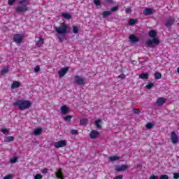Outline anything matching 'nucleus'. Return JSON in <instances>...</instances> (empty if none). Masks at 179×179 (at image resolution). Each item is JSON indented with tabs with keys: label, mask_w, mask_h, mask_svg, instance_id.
Returning a JSON list of instances; mask_svg holds the SVG:
<instances>
[{
	"label": "nucleus",
	"mask_w": 179,
	"mask_h": 179,
	"mask_svg": "<svg viewBox=\"0 0 179 179\" xmlns=\"http://www.w3.org/2000/svg\"><path fill=\"white\" fill-rule=\"evenodd\" d=\"M117 10H118V6L112 7L110 9L111 13L112 12H117Z\"/></svg>",
	"instance_id": "obj_35"
},
{
	"label": "nucleus",
	"mask_w": 179,
	"mask_h": 179,
	"mask_svg": "<svg viewBox=\"0 0 179 179\" xmlns=\"http://www.w3.org/2000/svg\"><path fill=\"white\" fill-rule=\"evenodd\" d=\"M67 30L68 26L65 23H62L59 27H56V31L58 34H64L66 33Z\"/></svg>",
	"instance_id": "obj_3"
},
{
	"label": "nucleus",
	"mask_w": 179,
	"mask_h": 179,
	"mask_svg": "<svg viewBox=\"0 0 179 179\" xmlns=\"http://www.w3.org/2000/svg\"><path fill=\"white\" fill-rule=\"evenodd\" d=\"M109 160L110 162H117V161L120 160V157L116 156V155L111 156V157H109Z\"/></svg>",
	"instance_id": "obj_23"
},
{
	"label": "nucleus",
	"mask_w": 179,
	"mask_h": 179,
	"mask_svg": "<svg viewBox=\"0 0 179 179\" xmlns=\"http://www.w3.org/2000/svg\"><path fill=\"white\" fill-rule=\"evenodd\" d=\"M58 39L59 40V41L61 43H62V41H64V40H65V35H62V36H59L58 37Z\"/></svg>",
	"instance_id": "obj_36"
},
{
	"label": "nucleus",
	"mask_w": 179,
	"mask_h": 179,
	"mask_svg": "<svg viewBox=\"0 0 179 179\" xmlns=\"http://www.w3.org/2000/svg\"><path fill=\"white\" fill-rule=\"evenodd\" d=\"M34 72H39L40 71V66H36L34 69Z\"/></svg>",
	"instance_id": "obj_45"
},
{
	"label": "nucleus",
	"mask_w": 179,
	"mask_h": 179,
	"mask_svg": "<svg viewBox=\"0 0 179 179\" xmlns=\"http://www.w3.org/2000/svg\"><path fill=\"white\" fill-rule=\"evenodd\" d=\"M100 122H101V120L100 119L95 121V125L96 128H101V125H100Z\"/></svg>",
	"instance_id": "obj_27"
},
{
	"label": "nucleus",
	"mask_w": 179,
	"mask_h": 179,
	"mask_svg": "<svg viewBox=\"0 0 179 179\" xmlns=\"http://www.w3.org/2000/svg\"><path fill=\"white\" fill-rule=\"evenodd\" d=\"M15 141V137L13 136H7L4 138V142H13Z\"/></svg>",
	"instance_id": "obj_24"
},
{
	"label": "nucleus",
	"mask_w": 179,
	"mask_h": 179,
	"mask_svg": "<svg viewBox=\"0 0 179 179\" xmlns=\"http://www.w3.org/2000/svg\"><path fill=\"white\" fill-rule=\"evenodd\" d=\"M41 132H43V129L36 128L34 131V134L35 136H38V135H41Z\"/></svg>",
	"instance_id": "obj_21"
},
{
	"label": "nucleus",
	"mask_w": 179,
	"mask_h": 179,
	"mask_svg": "<svg viewBox=\"0 0 179 179\" xmlns=\"http://www.w3.org/2000/svg\"><path fill=\"white\" fill-rule=\"evenodd\" d=\"M9 72V69L8 68H5L1 71V75H5V73H8Z\"/></svg>",
	"instance_id": "obj_31"
},
{
	"label": "nucleus",
	"mask_w": 179,
	"mask_h": 179,
	"mask_svg": "<svg viewBox=\"0 0 179 179\" xmlns=\"http://www.w3.org/2000/svg\"><path fill=\"white\" fill-rule=\"evenodd\" d=\"M3 179H12V175L11 174H8L7 176H6Z\"/></svg>",
	"instance_id": "obj_48"
},
{
	"label": "nucleus",
	"mask_w": 179,
	"mask_h": 179,
	"mask_svg": "<svg viewBox=\"0 0 179 179\" xmlns=\"http://www.w3.org/2000/svg\"><path fill=\"white\" fill-rule=\"evenodd\" d=\"M71 135H78V130H76V129H72V130L71 131Z\"/></svg>",
	"instance_id": "obj_41"
},
{
	"label": "nucleus",
	"mask_w": 179,
	"mask_h": 179,
	"mask_svg": "<svg viewBox=\"0 0 179 179\" xmlns=\"http://www.w3.org/2000/svg\"><path fill=\"white\" fill-rule=\"evenodd\" d=\"M62 114H68L69 112V108H68L66 106H63L60 108Z\"/></svg>",
	"instance_id": "obj_14"
},
{
	"label": "nucleus",
	"mask_w": 179,
	"mask_h": 179,
	"mask_svg": "<svg viewBox=\"0 0 179 179\" xmlns=\"http://www.w3.org/2000/svg\"><path fill=\"white\" fill-rule=\"evenodd\" d=\"M15 1L16 0H8V5H10V6H12V5H13V3H15Z\"/></svg>",
	"instance_id": "obj_39"
},
{
	"label": "nucleus",
	"mask_w": 179,
	"mask_h": 179,
	"mask_svg": "<svg viewBox=\"0 0 179 179\" xmlns=\"http://www.w3.org/2000/svg\"><path fill=\"white\" fill-rule=\"evenodd\" d=\"M110 15H111L110 10L103 11L102 13L103 17H107V16H110Z\"/></svg>",
	"instance_id": "obj_26"
},
{
	"label": "nucleus",
	"mask_w": 179,
	"mask_h": 179,
	"mask_svg": "<svg viewBox=\"0 0 179 179\" xmlns=\"http://www.w3.org/2000/svg\"><path fill=\"white\" fill-rule=\"evenodd\" d=\"M62 16H63V17H64V19H71L72 18V15H71V14L66 13H62Z\"/></svg>",
	"instance_id": "obj_25"
},
{
	"label": "nucleus",
	"mask_w": 179,
	"mask_h": 179,
	"mask_svg": "<svg viewBox=\"0 0 179 179\" xmlns=\"http://www.w3.org/2000/svg\"><path fill=\"white\" fill-rule=\"evenodd\" d=\"M41 173L42 174H47V173H48V169H47V168H44L41 170Z\"/></svg>",
	"instance_id": "obj_43"
},
{
	"label": "nucleus",
	"mask_w": 179,
	"mask_h": 179,
	"mask_svg": "<svg viewBox=\"0 0 179 179\" xmlns=\"http://www.w3.org/2000/svg\"><path fill=\"white\" fill-rule=\"evenodd\" d=\"M159 179H169V176H167V175H161L160 176H159Z\"/></svg>",
	"instance_id": "obj_42"
},
{
	"label": "nucleus",
	"mask_w": 179,
	"mask_h": 179,
	"mask_svg": "<svg viewBox=\"0 0 179 179\" xmlns=\"http://www.w3.org/2000/svg\"><path fill=\"white\" fill-rule=\"evenodd\" d=\"M143 15H145V16H149V15H152V13H153V10H152V8H145L143 11Z\"/></svg>",
	"instance_id": "obj_15"
},
{
	"label": "nucleus",
	"mask_w": 179,
	"mask_h": 179,
	"mask_svg": "<svg viewBox=\"0 0 179 179\" xmlns=\"http://www.w3.org/2000/svg\"><path fill=\"white\" fill-rule=\"evenodd\" d=\"M100 136V132L97 130H92L90 134V138L91 139H96V138H99Z\"/></svg>",
	"instance_id": "obj_11"
},
{
	"label": "nucleus",
	"mask_w": 179,
	"mask_h": 179,
	"mask_svg": "<svg viewBox=\"0 0 179 179\" xmlns=\"http://www.w3.org/2000/svg\"><path fill=\"white\" fill-rule=\"evenodd\" d=\"M29 8L26 5H23L22 6H18L15 8V12L20 15L21 13H23V12H27L29 10Z\"/></svg>",
	"instance_id": "obj_6"
},
{
	"label": "nucleus",
	"mask_w": 179,
	"mask_h": 179,
	"mask_svg": "<svg viewBox=\"0 0 179 179\" xmlns=\"http://www.w3.org/2000/svg\"><path fill=\"white\" fill-rule=\"evenodd\" d=\"M117 78L119 79H125L126 76H125V74H121V75L118 76Z\"/></svg>",
	"instance_id": "obj_46"
},
{
	"label": "nucleus",
	"mask_w": 179,
	"mask_h": 179,
	"mask_svg": "<svg viewBox=\"0 0 179 179\" xmlns=\"http://www.w3.org/2000/svg\"><path fill=\"white\" fill-rule=\"evenodd\" d=\"M149 36L153 39H148L147 41V45H148V47L153 48L155 45H159V44H160V41L156 38V36H157V32H156V31L150 30L149 31Z\"/></svg>",
	"instance_id": "obj_2"
},
{
	"label": "nucleus",
	"mask_w": 179,
	"mask_h": 179,
	"mask_svg": "<svg viewBox=\"0 0 179 179\" xmlns=\"http://www.w3.org/2000/svg\"><path fill=\"white\" fill-rule=\"evenodd\" d=\"M1 132H3V134L8 133V129H6V128L2 129Z\"/></svg>",
	"instance_id": "obj_52"
},
{
	"label": "nucleus",
	"mask_w": 179,
	"mask_h": 179,
	"mask_svg": "<svg viewBox=\"0 0 179 179\" xmlns=\"http://www.w3.org/2000/svg\"><path fill=\"white\" fill-rule=\"evenodd\" d=\"M135 23H136V20H135V19L129 20V24L130 26H134V24H135Z\"/></svg>",
	"instance_id": "obj_28"
},
{
	"label": "nucleus",
	"mask_w": 179,
	"mask_h": 179,
	"mask_svg": "<svg viewBox=\"0 0 179 179\" xmlns=\"http://www.w3.org/2000/svg\"><path fill=\"white\" fill-rule=\"evenodd\" d=\"M123 178L124 176H122V175H119L113 178V179H122Z\"/></svg>",
	"instance_id": "obj_49"
},
{
	"label": "nucleus",
	"mask_w": 179,
	"mask_h": 179,
	"mask_svg": "<svg viewBox=\"0 0 179 179\" xmlns=\"http://www.w3.org/2000/svg\"><path fill=\"white\" fill-rule=\"evenodd\" d=\"M89 124V120L86 118L81 119L80 120V125H83V127H86Z\"/></svg>",
	"instance_id": "obj_17"
},
{
	"label": "nucleus",
	"mask_w": 179,
	"mask_h": 179,
	"mask_svg": "<svg viewBox=\"0 0 179 179\" xmlns=\"http://www.w3.org/2000/svg\"><path fill=\"white\" fill-rule=\"evenodd\" d=\"M131 8H127L126 9V13H131Z\"/></svg>",
	"instance_id": "obj_53"
},
{
	"label": "nucleus",
	"mask_w": 179,
	"mask_h": 179,
	"mask_svg": "<svg viewBox=\"0 0 179 179\" xmlns=\"http://www.w3.org/2000/svg\"><path fill=\"white\" fill-rule=\"evenodd\" d=\"M24 2H27V0H20L18 3L19 5H23V3H24Z\"/></svg>",
	"instance_id": "obj_51"
},
{
	"label": "nucleus",
	"mask_w": 179,
	"mask_h": 179,
	"mask_svg": "<svg viewBox=\"0 0 179 179\" xmlns=\"http://www.w3.org/2000/svg\"><path fill=\"white\" fill-rule=\"evenodd\" d=\"M152 127H153V124H152V123H147V124H146L147 129H150V128H152Z\"/></svg>",
	"instance_id": "obj_40"
},
{
	"label": "nucleus",
	"mask_w": 179,
	"mask_h": 179,
	"mask_svg": "<svg viewBox=\"0 0 179 179\" xmlns=\"http://www.w3.org/2000/svg\"><path fill=\"white\" fill-rule=\"evenodd\" d=\"M64 121H71L72 120V115H67L63 117Z\"/></svg>",
	"instance_id": "obj_30"
},
{
	"label": "nucleus",
	"mask_w": 179,
	"mask_h": 179,
	"mask_svg": "<svg viewBox=\"0 0 179 179\" xmlns=\"http://www.w3.org/2000/svg\"><path fill=\"white\" fill-rule=\"evenodd\" d=\"M34 179H43V176L40 173H38L35 176Z\"/></svg>",
	"instance_id": "obj_38"
},
{
	"label": "nucleus",
	"mask_w": 179,
	"mask_h": 179,
	"mask_svg": "<svg viewBox=\"0 0 179 179\" xmlns=\"http://www.w3.org/2000/svg\"><path fill=\"white\" fill-rule=\"evenodd\" d=\"M13 41L17 44H20L23 41V36L19 34H15L13 36Z\"/></svg>",
	"instance_id": "obj_9"
},
{
	"label": "nucleus",
	"mask_w": 179,
	"mask_h": 179,
	"mask_svg": "<svg viewBox=\"0 0 179 179\" xmlns=\"http://www.w3.org/2000/svg\"><path fill=\"white\" fill-rule=\"evenodd\" d=\"M155 79H162V73L159 72L155 73Z\"/></svg>",
	"instance_id": "obj_33"
},
{
	"label": "nucleus",
	"mask_w": 179,
	"mask_h": 179,
	"mask_svg": "<svg viewBox=\"0 0 179 179\" xmlns=\"http://www.w3.org/2000/svg\"><path fill=\"white\" fill-rule=\"evenodd\" d=\"M73 32L74 34H78V33H79V28L76 26H73Z\"/></svg>",
	"instance_id": "obj_29"
},
{
	"label": "nucleus",
	"mask_w": 179,
	"mask_h": 179,
	"mask_svg": "<svg viewBox=\"0 0 179 179\" xmlns=\"http://www.w3.org/2000/svg\"><path fill=\"white\" fill-rule=\"evenodd\" d=\"M106 2L107 3H113V0H106Z\"/></svg>",
	"instance_id": "obj_54"
},
{
	"label": "nucleus",
	"mask_w": 179,
	"mask_h": 179,
	"mask_svg": "<svg viewBox=\"0 0 179 179\" xmlns=\"http://www.w3.org/2000/svg\"><path fill=\"white\" fill-rule=\"evenodd\" d=\"M13 105L15 107L17 106L18 110L23 111L24 110H29V108L31 107V101L29 100H17L13 103Z\"/></svg>",
	"instance_id": "obj_1"
},
{
	"label": "nucleus",
	"mask_w": 179,
	"mask_h": 179,
	"mask_svg": "<svg viewBox=\"0 0 179 179\" xmlns=\"http://www.w3.org/2000/svg\"><path fill=\"white\" fill-rule=\"evenodd\" d=\"M20 87V83L19 81H14L11 85V89H17Z\"/></svg>",
	"instance_id": "obj_18"
},
{
	"label": "nucleus",
	"mask_w": 179,
	"mask_h": 179,
	"mask_svg": "<svg viewBox=\"0 0 179 179\" xmlns=\"http://www.w3.org/2000/svg\"><path fill=\"white\" fill-rule=\"evenodd\" d=\"M128 169V165L122 164V165H117L115 166V170L120 173L121 171H125Z\"/></svg>",
	"instance_id": "obj_10"
},
{
	"label": "nucleus",
	"mask_w": 179,
	"mask_h": 179,
	"mask_svg": "<svg viewBox=\"0 0 179 179\" xmlns=\"http://www.w3.org/2000/svg\"><path fill=\"white\" fill-rule=\"evenodd\" d=\"M171 139L173 145H176V143H178V136L177 135V134H176V131H172L171 133Z\"/></svg>",
	"instance_id": "obj_8"
},
{
	"label": "nucleus",
	"mask_w": 179,
	"mask_h": 179,
	"mask_svg": "<svg viewBox=\"0 0 179 179\" xmlns=\"http://www.w3.org/2000/svg\"><path fill=\"white\" fill-rule=\"evenodd\" d=\"M166 103V98L159 97L157 99L156 104L157 106H163Z\"/></svg>",
	"instance_id": "obj_13"
},
{
	"label": "nucleus",
	"mask_w": 179,
	"mask_h": 179,
	"mask_svg": "<svg viewBox=\"0 0 179 179\" xmlns=\"http://www.w3.org/2000/svg\"><path fill=\"white\" fill-rule=\"evenodd\" d=\"M177 72H178V73H179V67L177 69Z\"/></svg>",
	"instance_id": "obj_56"
},
{
	"label": "nucleus",
	"mask_w": 179,
	"mask_h": 179,
	"mask_svg": "<svg viewBox=\"0 0 179 179\" xmlns=\"http://www.w3.org/2000/svg\"><path fill=\"white\" fill-rule=\"evenodd\" d=\"M153 86H155V84H153V83H148L145 86V87H146V89L150 90V89H152L153 87Z\"/></svg>",
	"instance_id": "obj_34"
},
{
	"label": "nucleus",
	"mask_w": 179,
	"mask_h": 179,
	"mask_svg": "<svg viewBox=\"0 0 179 179\" xmlns=\"http://www.w3.org/2000/svg\"><path fill=\"white\" fill-rule=\"evenodd\" d=\"M149 179H159V176H155V175H152L150 177Z\"/></svg>",
	"instance_id": "obj_50"
},
{
	"label": "nucleus",
	"mask_w": 179,
	"mask_h": 179,
	"mask_svg": "<svg viewBox=\"0 0 179 179\" xmlns=\"http://www.w3.org/2000/svg\"><path fill=\"white\" fill-rule=\"evenodd\" d=\"M129 39L131 43H138V41H139V38H138L135 35H130Z\"/></svg>",
	"instance_id": "obj_20"
},
{
	"label": "nucleus",
	"mask_w": 179,
	"mask_h": 179,
	"mask_svg": "<svg viewBox=\"0 0 179 179\" xmlns=\"http://www.w3.org/2000/svg\"><path fill=\"white\" fill-rule=\"evenodd\" d=\"M42 44H44V38L39 37L38 41L36 42V47H41Z\"/></svg>",
	"instance_id": "obj_22"
},
{
	"label": "nucleus",
	"mask_w": 179,
	"mask_h": 179,
	"mask_svg": "<svg viewBox=\"0 0 179 179\" xmlns=\"http://www.w3.org/2000/svg\"><path fill=\"white\" fill-rule=\"evenodd\" d=\"M174 22H176V20L173 17H169L164 22V25L167 29H171V26L174 24Z\"/></svg>",
	"instance_id": "obj_5"
},
{
	"label": "nucleus",
	"mask_w": 179,
	"mask_h": 179,
	"mask_svg": "<svg viewBox=\"0 0 179 179\" xmlns=\"http://www.w3.org/2000/svg\"><path fill=\"white\" fill-rule=\"evenodd\" d=\"M94 3H95L96 6H100V5H101L100 0H94Z\"/></svg>",
	"instance_id": "obj_37"
},
{
	"label": "nucleus",
	"mask_w": 179,
	"mask_h": 179,
	"mask_svg": "<svg viewBox=\"0 0 179 179\" xmlns=\"http://www.w3.org/2000/svg\"><path fill=\"white\" fill-rule=\"evenodd\" d=\"M133 113H134V114H139V113H141V110L136 109V108H134V109H133Z\"/></svg>",
	"instance_id": "obj_44"
},
{
	"label": "nucleus",
	"mask_w": 179,
	"mask_h": 179,
	"mask_svg": "<svg viewBox=\"0 0 179 179\" xmlns=\"http://www.w3.org/2000/svg\"><path fill=\"white\" fill-rule=\"evenodd\" d=\"M55 176L57 178H61V177H63L64 173H62V169H57V172L55 173Z\"/></svg>",
	"instance_id": "obj_19"
},
{
	"label": "nucleus",
	"mask_w": 179,
	"mask_h": 179,
	"mask_svg": "<svg viewBox=\"0 0 179 179\" xmlns=\"http://www.w3.org/2000/svg\"><path fill=\"white\" fill-rule=\"evenodd\" d=\"M59 179H65V177L63 176H60V178H59Z\"/></svg>",
	"instance_id": "obj_55"
},
{
	"label": "nucleus",
	"mask_w": 179,
	"mask_h": 179,
	"mask_svg": "<svg viewBox=\"0 0 179 179\" xmlns=\"http://www.w3.org/2000/svg\"><path fill=\"white\" fill-rule=\"evenodd\" d=\"M139 78L143 79V80H148L149 79V73H145L139 75Z\"/></svg>",
	"instance_id": "obj_16"
},
{
	"label": "nucleus",
	"mask_w": 179,
	"mask_h": 179,
	"mask_svg": "<svg viewBox=\"0 0 179 179\" xmlns=\"http://www.w3.org/2000/svg\"><path fill=\"white\" fill-rule=\"evenodd\" d=\"M173 178L174 179H178L179 178V173H173Z\"/></svg>",
	"instance_id": "obj_47"
},
{
	"label": "nucleus",
	"mask_w": 179,
	"mask_h": 179,
	"mask_svg": "<svg viewBox=\"0 0 179 179\" xmlns=\"http://www.w3.org/2000/svg\"><path fill=\"white\" fill-rule=\"evenodd\" d=\"M10 162L12 163V164H14V163H17V157H14L13 158L10 159Z\"/></svg>",
	"instance_id": "obj_32"
},
{
	"label": "nucleus",
	"mask_w": 179,
	"mask_h": 179,
	"mask_svg": "<svg viewBox=\"0 0 179 179\" xmlns=\"http://www.w3.org/2000/svg\"><path fill=\"white\" fill-rule=\"evenodd\" d=\"M74 81L78 86H82V85H85L86 78H85V77H81L80 76H76L74 77Z\"/></svg>",
	"instance_id": "obj_4"
},
{
	"label": "nucleus",
	"mask_w": 179,
	"mask_h": 179,
	"mask_svg": "<svg viewBox=\"0 0 179 179\" xmlns=\"http://www.w3.org/2000/svg\"><path fill=\"white\" fill-rule=\"evenodd\" d=\"M67 143L66 140H62L55 143V148L56 149H59V148H65L66 146Z\"/></svg>",
	"instance_id": "obj_7"
},
{
	"label": "nucleus",
	"mask_w": 179,
	"mask_h": 179,
	"mask_svg": "<svg viewBox=\"0 0 179 179\" xmlns=\"http://www.w3.org/2000/svg\"><path fill=\"white\" fill-rule=\"evenodd\" d=\"M69 71V67H64L59 72L58 75L59 78H64V75H66L67 72Z\"/></svg>",
	"instance_id": "obj_12"
}]
</instances>
